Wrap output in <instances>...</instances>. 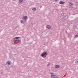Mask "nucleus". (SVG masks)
<instances>
[{
    "label": "nucleus",
    "mask_w": 78,
    "mask_h": 78,
    "mask_svg": "<svg viewBox=\"0 0 78 78\" xmlns=\"http://www.w3.org/2000/svg\"><path fill=\"white\" fill-rule=\"evenodd\" d=\"M75 63H78V60H76L75 61Z\"/></svg>",
    "instance_id": "obj_14"
},
{
    "label": "nucleus",
    "mask_w": 78,
    "mask_h": 78,
    "mask_svg": "<svg viewBox=\"0 0 78 78\" xmlns=\"http://www.w3.org/2000/svg\"><path fill=\"white\" fill-rule=\"evenodd\" d=\"M55 67L56 69H58V68H59V65H56L55 66Z\"/></svg>",
    "instance_id": "obj_7"
},
{
    "label": "nucleus",
    "mask_w": 78,
    "mask_h": 78,
    "mask_svg": "<svg viewBox=\"0 0 78 78\" xmlns=\"http://www.w3.org/2000/svg\"><path fill=\"white\" fill-rule=\"evenodd\" d=\"M19 38H20L19 37H15V39H19Z\"/></svg>",
    "instance_id": "obj_15"
},
{
    "label": "nucleus",
    "mask_w": 78,
    "mask_h": 78,
    "mask_svg": "<svg viewBox=\"0 0 78 78\" xmlns=\"http://www.w3.org/2000/svg\"><path fill=\"white\" fill-rule=\"evenodd\" d=\"M46 27L48 29H50L51 28V26L50 25H47Z\"/></svg>",
    "instance_id": "obj_5"
},
{
    "label": "nucleus",
    "mask_w": 78,
    "mask_h": 78,
    "mask_svg": "<svg viewBox=\"0 0 78 78\" xmlns=\"http://www.w3.org/2000/svg\"><path fill=\"white\" fill-rule=\"evenodd\" d=\"M32 10H33V11H36V9L35 8H32Z\"/></svg>",
    "instance_id": "obj_9"
},
{
    "label": "nucleus",
    "mask_w": 78,
    "mask_h": 78,
    "mask_svg": "<svg viewBox=\"0 0 78 78\" xmlns=\"http://www.w3.org/2000/svg\"><path fill=\"white\" fill-rule=\"evenodd\" d=\"M21 23H23V20H21Z\"/></svg>",
    "instance_id": "obj_16"
},
{
    "label": "nucleus",
    "mask_w": 78,
    "mask_h": 78,
    "mask_svg": "<svg viewBox=\"0 0 78 78\" xmlns=\"http://www.w3.org/2000/svg\"><path fill=\"white\" fill-rule=\"evenodd\" d=\"M49 64H48V66H49Z\"/></svg>",
    "instance_id": "obj_18"
},
{
    "label": "nucleus",
    "mask_w": 78,
    "mask_h": 78,
    "mask_svg": "<svg viewBox=\"0 0 78 78\" xmlns=\"http://www.w3.org/2000/svg\"><path fill=\"white\" fill-rule=\"evenodd\" d=\"M17 40H14V42H17Z\"/></svg>",
    "instance_id": "obj_12"
},
{
    "label": "nucleus",
    "mask_w": 78,
    "mask_h": 78,
    "mask_svg": "<svg viewBox=\"0 0 78 78\" xmlns=\"http://www.w3.org/2000/svg\"><path fill=\"white\" fill-rule=\"evenodd\" d=\"M55 2H57L58 1V0H55Z\"/></svg>",
    "instance_id": "obj_17"
},
{
    "label": "nucleus",
    "mask_w": 78,
    "mask_h": 78,
    "mask_svg": "<svg viewBox=\"0 0 78 78\" xmlns=\"http://www.w3.org/2000/svg\"><path fill=\"white\" fill-rule=\"evenodd\" d=\"M59 4L60 5H62V4H64L65 3V2L63 1H60L59 2Z\"/></svg>",
    "instance_id": "obj_6"
},
{
    "label": "nucleus",
    "mask_w": 78,
    "mask_h": 78,
    "mask_svg": "<svg viewBox=\"0 0 78 78\" xmlns=\"http://www.w3.org/2000/svg\"><path fill=\"white\" fill-rule=\"evenodd\" d=\"M23 1V0H20L19 1V3H21Z\"/></svg>",
    "instance_id": "obj_8"
},
{
    "label": "nucleus",
    "mask_w": 78,
    "mask_h": 78,
    "mask_svg": "<svg viewBox=\"0 0 78 78\" xmlns=\"http://www.w3.org/2000/svg\"><path fill=\"white\" fill-rule=\"evenodd\" d=\"M69 6H72L73 5V4L72 3H69Z\"/></svg>",
    "instance_id": "obj_10"
},
{
    "label": "nucleus",
    "mask_w": 78,
    "mask_h": 78,
    "mask_svg": "<svg viewBox=\"0 0 78 78\" xmlns=\"http://www.w3.org/2000/svg\"><path fill=\"white\" fill-rule=\"evenodd\" d=\"M17 41L18 42H20V40H18Z\"/></svg>",
    "instance_id": "obj_13"
},
{
    "label": "nucleus",
    "mask_w": 78,
    "mask_h": 78,
    "mask_svg": "<svg viewBox=\"0 0 78 78\" xmlns=\"http://www.w3.org/2000/svg\"><path fill=\"white\" fill-rule=\"evenodd\" d=\"M51 77L52 78H58V76L55 75H51Z\"/></svg>",
    "instance_id": "obj_3"
},
{
    "label": "nucleus",
    "mask_w": 78,
    "mask_h": 78,
    "mask_svg": "<svg viewBox=\"0 0 78 78\" xmlns=\"http://www.w3.org/2000/svg\"><path fill=\"white\" fill-rule=\"evenodd\" d=\"M27 16H25L23 17V20H27Z\"/></svg>",
    "instance_id": "obj_4"
},
{
    "label": "nucleus",
    "mask_w": 78,
    "mask_h": 78,
    "mask_svg": "<svg viewBox=\"0 0 78 78\" xmlns=\"http://www.w3.org/2000/svg\"><path fill=\"white\" fill-rule=\"evenodd\" d=\"M47 55V53L46 52H44L41 54V56L43 58H45Z\"/></svg>",
    "instance_id": "obj_1"
},
{
    "label": "nucleus",
    "mask_w": 78,
    "mask_h": 78,
    "mask_svg": "<svg viewBox=\"0 0 78 78\" xmlns=\"http://www.w3.org/2000/svg\"><path fill=\"white\" fill-rule=\"evenodd\" d=\"M6 66H8V65H10L11 64V62H9V61H8L6 63Z\"/></svg>",
    "instance_id": "obj_2"
},
{
    "label": "nucleus",
    "mask_w": 78,
    "mask_h": 78,
    "mask_svg": "<svg viewBox=\"0 0 78 78\" xmlns=\"http://www.w3.org/2000/svg\"><path fill=\"white\" fill-rule=\"evenodd\" d=\"M78 37V34L77 35H76L75 37V38H76V37Z\"/></svg>",
    "instance_id": "obj_11"
}]
</instances>
